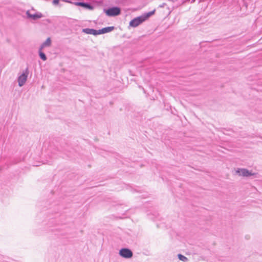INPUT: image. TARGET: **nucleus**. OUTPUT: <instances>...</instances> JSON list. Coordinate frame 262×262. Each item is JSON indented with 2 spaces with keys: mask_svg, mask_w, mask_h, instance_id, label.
<instances>
[{
  "mask_svg": "<svg viewBox=\"0 0 262 262\" xmlns=\"http://www.w3.org/2000/svg\"><path fill=\"white\" fill-rule=\"evenodd\" d=\"M178 257L180 260L184 262H187L188 261V258L181 254H178Z\"/></svg>",
  "mask_w": 262,
  "mask_h": 262,
  "instance_id": "ddd939ff",
  "label": "nucleus"
},
{
  "mask_svg": "<svg viewBox=\"0 0 262 262\" xmlns=\"http://www.w3.org/2000/svg\"><path fill=\"white\" fill-rule=\"evenodd\" d=\"M82 32L87 34H92L95 36L96 30L94 29L84 28L82 30Z\"/></svg>",
  "mask_w": 262,
  "mask_h": 262,
  "instance_id": "1a4fd4ad",
  "label": "nucleus"
},
{
  "mask_svg": "<svg viewBox=\"0 0 262 262\" xmlns=\"http://www.w3.org/2000/svg\"><path fill=\"white\" fill-rule=\"evenodd\" d=\"M236 173L240 176L248 177L256 174L255 173L252 172L246 168H238L236 170Z\"/></svg>",
  "mask_w": 262,
  "mask_h": 262,
  "instance_id": "423d86ee",
  "label": "nucleus"
},
{
  "mask_svg": "<svg viewBox=\"0 0 262 262\" xmlns=\"http://www.w3.org/2000/svg\"><path fill=\"white\" fill-rule=\"evenodd\" d=\"M155 11H156V10H154L151 11H150L149 12H147V13H145L144 14H143L142 15L143 17L145 19V20H146V19H147L150 16H151V15H152L153 14H155Z\"/></svg>",
  "mask_w": 262,
  "mask_h": 262,
  "instance_id": "9d476101",
  "label": "nucleus"
},
{
  "mask_svg": "<svg viewBox=\"0 0 262 262\" xmlns=\"http://www.w3.org/2000/svg\"><path fill=\"white\" fill-rule=\"evenodd\" d=\"M103 11L107 16L110 17L116 16L121 14V9L116 6L104 9Z\"/></svg>",
  "mask_w": 262,
  "mask_h": 262,
  "instance_id": "f257e3e1",
  "label": "nucleus"
},
{
  "mask_svg": "<svg viewBox=\"0 0 262 262\" xmlns=\"http://www.w3.org/2000/svg\"><path fill=\"white\" fill-rule=\"evenodd\" d=\"M59 0H53V4L54 5H57L59 4Z\"/></svg>",
  "mask_w": 262,
  "mask_h": 262,
  "instance_id": "2eb2a0df",
  "label": "nucleus"
},
{
  "mask_svg": "<svg viewBox=\"0 0 262 262\" xmlns=\"http://www.w3.org/2000/svg\"><path fill=\"white\" fill-rule=\"evenodd\" d=\"M103 28H102L101 29H99L98 30H96L95 36L98 35H100V34H104V32H103Z\"/></svg>",
  "mask_w": 262,
  "mask_h": 262,
  "instance_id": "4468645a",
  "label": "nucleus"
},
{
  "mask_svg": "<svg viewBox=\"0 0 262 262\" xmlns=\"http://www.w3.org/2000/svg\"><path fill=\"white\" fill-rule=\"evenodd\" d=\"M51 45V40L50 37H48L46 40L43 42L40 46V50H42L45 47H50Z\"/></svg>",
  "mask_w": 262,
  "mask_h": 262,
  "instance_id": "6e6552de",
  "label": "nucleus"
},
{
  "mask_svg": "<svg viewBox=\"0 0 262 262\" xmlns=\"http://www.w3.org/2000/svg\"><path fill=\"white\" fill-rule=\"evenodd\" d=\"M145 21V19L142 15L131 20L129 22V25L130 27L135 28L138 27Z\"/></svg>",
  "mask_w": 262,
  "mask_h": 262,
  "instance_id": "39448f33",
  "label": "nucleus"
},
{
  "mask_svg": "<svg viewBox=\"0 0 262 262\" xmlns=\"http://www.w3.org/2000/svg\"><path fill=\"white\" fill-rule=\"evenodd\" d=\"M119 255L124 258L128 259L133 256L132 251L127 248H122L119 250Z\"/></svg>",
  "mask_w": 262,
  "mask_h": 262,
  "instance_id": "7ed1b4c3",
  "label": "nucleus"
},
{
  "mask_svg": "<svg viewBox=\"0 0 262 262\" xmlns=\"http://www.w3.org/2000/svg\"><path fill=\"white\" fill-rule=\"evenodd\" d=\"M29 74V69L27 67L23 72V73L19 76L18 77L17 81H18V84L19 86H23L28 77Z\"/></svg>",
  "mask_w": 262,
  "mask_h": 262,
  "instance_id": "20e7f679",
  "label": "nucleus"
},
{
  "mask_svg": "<svg viewBox=\"0 0 262 262\" xmlns=\"http://www.w3.org/2000/svg\"><path fill=\"white\" fill-rule=\"evenodd\" d=\"M114 29H115V27H114V26L103 28V31L104 34L111 32L113 30H114Z\"/></svg>",
  "mask_w": 262,
  "mask_h": 262,
  "instance_id": "f8f14e48",
  "label": "nucleus"
},
{
  "mask_svg": "<svg viewBox=\"0 0 262 262\" xmlns=\"http://www.w3.org/2000/svg\"><path fill=\"white\" fill-rule=\"evenodd\" d=\"M64 2H66L67 3H72L74 5L77 6H80L88 10H93L94 9V6H93L92 4H91L89 3L88 2H73L72 3L69 0H63Z\"/></svg>",
  "mask_w": 262,
  "mask_h": 262,
  "instance_id": "f03ea898",
  "label": "nucleus"
},
{
  "mask_svg": "<svg viewBox=\"0 0 262 262\" xmlns=\"http://www.w3.org/2000/svg\"><path fill=\"white\" fill-rule=\"evenodd\" d=\"M26 15H27L28 18H31L34 20H37V19L40 18L43 16L42 13H41L38 12V13H36L33 14H31L29 12V11H27L26 12Z\"/></svg>",
  "mask_w": 262,
  "mask_h": 262,
  "instance_id": "0eeeda50",
  "label": "nucleus"
},
{
  "mask_svg": "<svg viewBox=\"0 0 262 262\" xmlns=\"http://www.w3.org/2000/svg\"><path fill=\"white\" fill-rule=\"evenodd\" d=\"M166 3H163L162 4H161V5H160L159 6V7H160V8H163V7H164L165 6H166Z\"/></svg>",
  "mask_w": 262,
  "mask_h": 262,
  "instance_id": "dca6fc26",
  "label": "nucleus"
},
{
  "mask_svg": "<svg viewBox=\"0 0 262 262\" xmlns=\"http://www.w3.org/2000/svg\"><path fill=\"white\" fill-rule=\"evenodd\" d=\"M46 21L47 22H48V23H51V20H50V19H47L46 20Z\"/></svg>",
  "mask_w": 262,
  "mask_h": 262,
  "instance_id": "f3484780",
  "label": "nucleus"
},
{
  "mask_svg": "<svg viewBox=\"0 0 262 262\" xmlns=\"http://www.w3.org/2000/svg\"><path fill=\"white\" fill-rule=\"evenodd\" d=\"M39 56L43 61H46L47 59L46 54L42 51V50H40L39 48L38 51Z\"/></svg>",
  "mask_w": 262,
  "mask_h": 262,
  "instance_id": "9b49d317",
  "label": "nucleus"
}]
</instances>
